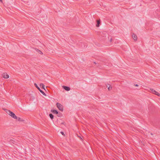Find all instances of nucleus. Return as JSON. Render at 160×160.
I'll return each instance as SVG.
<instances>
[{
  "instance_id": "obj_17",
  "label": "nucleus",
  "mask_w": 160,
  "mask_h": 160,
  "mask_svg": "<svg viewBox=\"0 0 160 160\" xmlns=\"http://www.w3.org/2000/svg\"><path fill=\"white\" fill-rule=\"evenodd\" d=\"M138 86V84H137L135 85V86H137H137Z\"/></svg>"
},
{
  "instance_id": "obj_11",
  "label": "nucleus",
  "mask_w": 160,
  "mask_h": 160,
  "mask_svg": "<svg viewBox=\"0 0 160 160\" xmlns=\"http://www.w3.org/2000/svg\"><path fill=\"white\" fill-rule=\"evenodd\" d=\"M36 51H37L40 54H42V52L40 50H38V49H37V50H36Z\"/></svg>"
},
{
  "instance_id": "obj_2",
  "label": "nucleus",
  "mask_w": 160,
  "mask_h": 160,
  "mask_svg": "<svg viewBox=\"0 0 160 160\" xmlns=\"http://www.w3.org/2000/svg\"><path fill=\"white\" fill-rule=\"evenodd\" d=\"M57 107L61 111H63V107L62 105L58 102L57 103Z\"/></svg>"
},
{
  "instance_id": "obj_8",
  "label": "nucleus",
  "mask_w": 160,
  "mask_h": 160,
  "mask_svg": "<svg viewBox=\"0 0 160 160\" xmlns=\"http://www.w3.org/2000/svg\"><path fill=\"white\" fill-rule=\"evenodd\" d=\"M51 112L54 114H58V111L55 110H52Z\"/></svg>"
},
{
  "instance_id": "obj_18",
  "label": "nucleus",
  "mask_w": 160,
  "mask_h": 160,
  "mask_svg": "<svg viewBox=\"0 0 160 160\" xmlns=\"http://www.w3.org/2000/svg\"><path fill=\"white\" fill-rule=\"evenodd\" d=\"M0 1L1 2H2V0H0Z\"/></svg>"
},
{
  "instance_id": "obj_12",
  "label": "nucleus",
  "mask_w": 160,
  "mask_h": 160,
  "mask_svg": "<svg viewBox=\"0 0 160 160\" xmlns=\"http://www.w3.org/2000/svg\"><path fill=\"white\" fill-rule=\"evenodd\" d=\"M112 89V87H109L108 88V89L109 90H110Z\"/></svg>"
},
{
  "instance_id": "obj_13",
  "label": "nucleus",
  "mask_w": 160,
  "mask_h": 160,
  "mask_svg": "<svg viewBox=\"0 0 160 160\" xmlns=\"http://www.w3.org/2000/svg\"><path fill=\"white\" fill-rule=\"evenodd\" d=\"M42 88H43L45 90V87H44V85H43L42 86Z\"/></svg>"
},
{
  "instance_id": "obj_9",
  "label": "nucleus",
  "mask_w": 160,
  "mask_h": 160,
  "mask_svg": "<svg viewBox=\"0 0 160 160\" xmlns=\"http://www.w3.org/2000/svg\"><path fill=\"white\" fill-rule=\"evenodd\" d=\"M49 116H50V118L51 119H52L53 118V116L52 114H51V113L49 115Z\"/></svg>"
},
{
  "instance_id": "obj_6",
  "label": "nucleus",
  "mask_w": 160,
  "mask_h": 160,
  "mask_svg": "<svg viewBox=\"0 0 160 160\" xmlns=\"http://www.w3.org/2000/svg\"><path fill=\"white\" fill-rule=\"evenodd\" d=\"M63 88L65 90H66L67 91H69L70 90V89L69 87L67 86H63Z\"/></svg>"
},
{
  "instance_id": "obj_3",
  "label": "nucleus",
  "mask_w": 160,
  "mask_h": 160,
  "mask_svg": "<svg viewBox=\"0 0 160 160\" xmlns=\"http://www.w3.org/2000/svg\"><path fill=\"white\" fill-rule=\"evenodd\" d=\"M34 85L35 87L37 88L39 90V91L44 95L46 96V95L45 94L44 92L41 90L40 88L38 86V85L36 83H34Z\"/></svg>"
},
{
  "instance_id": "obj_4",
  "label": "nucleus",
  "mask_w": 160,
  "mask_h": 160,
  "mask_svg": "<svg viewBox=\"0 0 160 160\" xmlns=\"http://www.w3.org/2000/svg\"><path fill=\"white\" fill-rule=\"evenodd\" d=\"M151 91L153 94H155V95L160 97V93H159L158 92L156 91L155 90L153 89H152Z\"/></svg>"
},
{
  "instance_id": "obj_10",
  "label": "nucleus",
  "mask_w": 160,
  "mask_h": 160,
  "mask_svg": "<svg viewBox=\"0 0 160 160\" xmlns=\"http://www.w3.org/2000/svg\"><path fill=\"white\" fill-rule=\"evenodd\" d=\"M100 22L99 21H97V23L96 25V26L97 27H98L99 26V24H100Z\"/></svg>"
},
{
  "instance_id": "obj_14",
  "label": "nucleus",
  "mask_w": 160,
  "mask_h": 160,
  "mask_svg": "<svg viewBox=\"0 0 160 160\" xmlns=\"http://www.w3.org/2000/svg\"><path fill=\"white\" fill-rule=\"evenodd\" d=\"M43 84L42 83H40V87H41L43 85Z\"/></svg>"
},
{
  "instance_id": "obj_19",
  "label": "nucleus",
  "mask_w": 160,
  "mask_h": 160,
  "mask_svg": "<svg viewBox=\"0 0 160 160\" xmlns=\"http://www.w3.org/2000/svg\"><path fill=\"white\" fill-rule=\"evenodd\" d=\"M94 63L96 64V63L95 62H94Z\"/></svg>"
},
{
  "instance_id": "obj_1",
  "label": "nucleus",
  "mask_w": 160,
  "mask_h": 160,
  "mask_svg": "<svg viewBox=\"0 0 160 160\" xmlns=\"http://www.w3.org/2000/svg\"><path fill=\"white\" fill-rule=\"evenodd\" d=\"M8 114L10 116H11L14 119H16L17 118V117L15 114L13 112L10 111H8Z\"/></svg>"
},
{
  "instance_id": "obj_15",
  "label": "nucleus",
  "mask_w": 160,
  "mask_h": 160,
  "mask_svg": "<svg viewBox=\"0 0 160 160\" xmlns=\"http://www.w3.org/2000/svg\"><path fill=\"white\" fill-rule=\"evenodd\" d=\"M61 133L62 135H63V134H64V132H61Z\"/></svg>"
},
{
  "instance_id": "obj_5",
  "label": "nucleus",
  "mask_w": 160,
  "mask_h": 160,
  "mask_svg": "<svg viewBox=\"0 0 160 160\" xmlns=\"http://www.w3.org/2000/svg\"><path fill=\"white\" fill-rule=\"evenodd\" d=\"M3 77L5 78H9V76L6 73H4L2 74Z\"/></svg>"
},
{
  "instance_id": "obj_16",
  "label": "nucleus",
  "mask_w": 160,
  "mask_h": 160,
  "mask_svg": "<svg viewBox=\"0 0 160 160\" xmlns=\"http://www.w3.org/2000/svg\"><path fill=\"white\" fill-rule=\"evenodd\" d=\"M112 41V38L110 39V42H111Z\"/></svg>"
},
{
  "instance_id": "obj_7",
  "label": "nucleus",
  "mask_w": 160,
  "mask_h": 160,
  "mask_svg": "<svg viewBox=\"0 0 160 160\" xmlns=\"http://www.w3.org/2000/svg\"><path fill=\"white\" fill-rule=\"evenodd\" d=\"M132 37L133 39L135 41H136L137 39V36L134 34H133L132 35Z\"/></svg>"
}]
</instances>
